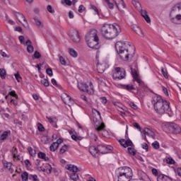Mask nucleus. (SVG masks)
<instances>
[{
	"label": "nucleus",
	"mask_w": 181,
	"mask_h": 181,
	"mask_svg": "<svg viewBox=\"0 0 181 181\" xmlns=\"http://www.w3.org/2000/svg\"><path fill=\"white\" fill-rule=\"evenodd\" d=\"M58 148L59 144L56 142H54L49 146V150L51 151V152H55V151H57Z\"/></svg>",
	"instance_id": "27"
},
{
	"label": "nucleus",
	"mask_w": 181,
	"mask_h": 181,
	"mask_svg": "<svg viewBox=\"0 0 181 181\" xmlns=\"http://www.w3.org/2000/svg\"><path fill=\"white\" fill-rule=\"evenodd\" d=\"M151 104L158 115H163L168 114L170 108V103L166 100L163 99L160 95H154L151 99Z\"/></svg>",
	"instance_id": "1"
},
{
	"label": "nucleus",
	"mask_w": 181,
	"mask_h": 181,
	"mask_svg": "<svg viewBox=\"0 0 181 181\" xmlns=\"http://www.w3.org/2000/svg\"><path fill=\"white\" fill-rule=\"evenodd\" d=\"M99 40H92L89 42H86L88 47L90 49H95V50H98V49L100 48V44H98Z\"/></svg>",
	"instance_id": "19"
},
{
	"label": "nucleus",
	"mask_w": 181,
	"mask_h": 181,
	"mask_svg": "<svg viewBox=\"0 0 181 181\" xmlns=\"http://www.w3.org/2000/svg\"><path fill=\"white\" fill-rule=\"evenodd\" d=\"M166 163H168V165H175V160L172 158H168L166 159Z\"/></svg>",
	"instance_id": "44"
},
{
	"label": "nucleus",
	"mask_w": 181,
	"mask_h": 181,
	"mask_svg": "<svg viewBox=\"0 0 181 181\" xmlns=\"http://www.w3.org/2000/svg\"><path fill=\"white\" fill-rule=\"evenodd\" d=\"M125 77H127L125 69L120 67L115 68V70L112 71V78L114 80H124Z\"/></svg>",
	"instance_id": "5"
},
{
	"label": "nucleus",
	"mask_w": 181,
	"mask_h": 181,
	"mask_svg": "<svg viewBox=\"0 0 181 181\" xmlns=\"http://www.w3.org/2000/svg\"><path fill=\"white\" fill-rule=\"evenodd\" d=\"M69 148V146L65 144L60 149H59V153L61 155H63V153H64V152H66V151H67Z\"/></svg>",
	"instance_id": "38"
},
{
	"label": "nucleus",
	"mask_w": 181,
	"mask_h": 181,
	"mask_svg": "<svg viewBox=\"0 0 181 181\" xmlns=\"http://www.w3.org/2000/svg\"><path fill=\"white\" fill-rule=\"evenodd\" d=\"M46 73L49 77H52L53 76V71L52 70V68H47L46 69Z\"/></svg>",
	"instance_id": "49"
},
{
	"label": "nucleus",
	"mask_w": 181,
	"mask_h": 181,
	"mask_svg": "<svg viewBox=\"0 0 181 181\" xmlns=\"http://www.w3.org/2000/svg\"><path fill=\"white\" fill-rule=\"evenodd\" d=\"M13 15H15L18 21L23 24L24 28H28L29 26L26 18H25V16H23L21 13L18 11H13Z\"/></svg>",
	"instance_id": "12"
},
{
	"label": "nucleus",
	"mask_w": 181,
	"mask_h": 181,
	"mask_svg": "<svg viewBox=\"0 0 181 181\" xmlns=\"http://www.w3.org/2000/svg\"><path fill=\"white\" fill-rule=\"evenodd\" d=\"M127 152L129 155H132V156H135L136 155V150L134 147L127 148Z\"/></svg>",
	"instance_id": "32"
},
{
	"label": "nucleus",
	"mask_w": 181,
	"mask_h": 181,
	"mask_svg": "<svg viewBox=\"0 0 181 181\" xmlns=\"http://www.w3.org/2000/svg\"><path fill=\"white\" fill-rule=\"evenodd\" d=\"M31 179L33 181H39V180L37 179V175H31Z\"/></svg>",
	"instance_id": "64"
},
{
	"label": "nucleus",
	"mask_w": 181,
	"mask_h": 181,
	"mask_svg": "<svg viewBox=\"0 0 181 181\" xmlns=\"http://www.w3.org/2000/svg\"><path fill=\"white\" fill-rule=\"evenodd\" d=\"M152 146L153 148H154V149H159V142L158 141H154L153 143H152Z\"/></svg>",
	"instance_id": "51"
},
{
	"label": "nucleus",
	"mask_w": 181,
	"mask_h": 181,
	"mask_svg": "<svg viewBox=\"0 0 181 181\" xmlns=\"http://www.w3.org/2000/svg\"><path fill=\"white\" fill-rule=\"evenodd\" d=\"M69 54H70V56H71V57H77V56H78V54H77L76 50H74V49H73V48H70L69 49Z\"/></svg>",
	"instance_id": "35"
},
{
	"label": "nucleus",
	"mask_w": 181,
	"mask_h": 181,
	"mask_svg": "<svg viewBox=\"0 0 181 181\" xmlns=\"http://www.w3.org/2000/svg\"><path fill=\"white\" fill-rule=\"evenodd\" d=\"M71 139H73L74 141H76V142H77V141H81V139H83V137H81L80 136H76L75 134H72Z\"/></svg>",
	"instance_id": "40"
},
{
	"label": "nucleus",
	"mask_w": 181,
	"mask_h": 181,
	"mask_svg": "<svg viewBox=\"0 0 181 181\" xmlns=\"http://www.w3.org/2000/svg\"><path fill=\"white\" fill-rule=\"evenodd\" d=\"M97 70L98 73L103 74L104 73V71H105V66L101 64H99L97 65Z\"/></svg>",
	"instance_id": "30"
},
{
	"label": "nucleus",
	"mask_w": 181,
	"mask_h": 181,
	"mask_svg": "<svg viewBox=\"0 0 181 181\" xmlns=\"http://www.w3.org/2000/svg\"><path fill=\"white\" fill-rule=\"evenodd\" d=\"M9 95L14 97L16 99L18 98V95H16V93L15 92V90H12L11 92H9Z\"/></svg>",
	"instance_id": "57"
},
{
	"label": "nucleus",
	"mask_w": 181,
	"mask_h": 181,
	"mask_svg": "<svg viewBox=\"0 0 181 181\" xmlns=\"http://www.w3.org/2000/svg\"><path fill=\"white\" fill-rule=\"evenodd\" d=\"M122 87L124 90H127V91H132V90H135V87L133 85H122Z\"/></svg>",
	"instance_id": "31"
},
{
	"label": "nucleus",
	"mask_w": 181,
	"mask_h": 181,
	"mask_svg": "<svg viewBox=\"0 0 181 181\" xmlns=\"http://www.w3.org/2000/svg\"><path fill=\"white\" fill-rule=\"evenodd\" d=\"M104 2L109 9H114V3L111 2V0H104Z\"/></svg>",
	"instance_id": "28"
},
{
	"label": "nucleus",
	"mask_w": 181,
	"mask_h": 181,
	"mask_svg": "<svg viewBox=\"0 0 181 181\" xmlns=\"http://www.w3.org/2000/svg\"><path fill=\"white\" fill-rule=\"evenodd\" d=\"M70 179H71V180H74V181L78 180L79 177L77 173H72V174L70 175Z\"/></svg>",
	"instance_id": "34"
},
{
	"label": "nucleus",
	"mask_w": 181,
	"mask_h": 181,
	"mask_svg": "<svg viewBox=\"0 0 181 181\" xmlns=\"http://www.w3.org/2000/svg\"><path fill=\"white\" fill-rule=\"evenodd\" d=\"M133 127H134V128H136V129H138L139 131H141V126H139V124H138L137 122L133 123Z\"/></svg>",
	"instance_id": "58"
},
{
	"label": "nucleus",
	"mask_w": 181,
	"mask_h": 181,
	"mask_svg": "<svg viewBox=\"0 0 181 181\" xmlns=\"http://www.w3.org/2000/svg\"><path fill=\"white\" fill-rule=\"evenodd\" d=\"M170 21L173 23H175L177 25H180L181 23V14H177L174 13L173 15L170 16Z\"/></svg>",
	"instance_id": "16"
},
{
	"label": "nucleus",
	"mask_w": 181,
	"mask_h": 181,
	"mask_svg": "<svg viewBox=\"0 0 181 181\" xmlns=\"http://www.w3.org/2000/svg\"><path fill=\"white\" fill-rule=\"evenodd\" d=\"M90 153L93 156H95V155H97V153H98V146H97V147L95 146H90L89 147L88 149Z\"/></svg>",
	"instance_id": "21"
},
{
	"label": "nucleus",
	"mask_w": 181,
	"mask_h": 181,
	"mask_svg": "<svg viewBox=\"0 0 181 181\" xmlns=\"http://www.w3.org/2000/svg\"><path fill=\"white\" fill-rule=\"evenodd\" d=\"M66 169L68 170H70L71 172H73L72 173H77V172H78V168H77V166L74 165H66Z\"/></svg>",
	"instance_id": "23"
},
{
	"label": "nucleus",
	"mask_w": 181,
	"mask_h": 181,
	"mask_svg": "<svg viewBox=\"0 0 181 181\" xmlns=\"http://www.w3.org/2000/svg\"><path fill=\"white\" fill-rule=\"evenodd\" d=\"M40 83H41V84L45 86V87H49V86L50 85L49 80H47L46 78L41 79Z\"/></svg>",
	"instance_id": "39"
},
{
	"label": "nucleus",
	"mask_w": 181,
	"mask_h": 181,
	"mask_svg": "<svg viewBox=\"0 0 181 181\" xmlns=\"http://www.w3.org/2000/svg\"><path fill=\"white\" fill-rule=\"evenodd\" d=\"M59 62L62 66H66L67 62H66V59L62 56H59Z\"/></svg>",
	"instance_id": "43"
},
{
	"label": "nucleus",
	"mask_w": 181,
	"mask_h": 181,
	"mask_svg": "<svg viewBox=\"0 0 181 181\" xmlns=\"http://www.w3.org/2000/svg\"><path fill=\"white\" fill-rule=\"evenodd\" d=\"M14 76L18 83H21V80H22V76H21V74H19V73H17L14 74Z\"/></svg>",
	"instance_id": "45"
},
{
	"label": "nucleus",
	"mask_w": 181,
	"mask_h": 181,
	"mask_svg": "<svg viewBox=\"0 0 181 181\" xmlns=\"http://www.w3.org/2000/svg\"><path fill=\"white\" fill-rule=\"evenodd\" d=\"M157 181H172V178L168 177V175L161 174L158 176Z\"/></svg>",
	"instance_id": "22"
},
{
	"label": "nucleus",
	"mask_w": 181,
	"mask_h": 181,
	"mask_svg": "<svg viewBox=\"0 0 181 181\" xmlns=\"http://www.w3.org/2000/svg\"><path fill=\"white\" fill-rule=\"evenodd\" d=\"M37 156L40 159H43V160H45V162H47V160H49L48 157H46V153L42 151L39 152Z\"/></svg>",
	"instance_id": "29"
},
{
	"label": "nucleus",
	"mask_w": 181,
	"mask_h": 181,
	"mask_svg": "<svg viewBox=\"0 0 181 181\" xmlns=\"http://www.w3.org/2000/svg\"><path fill=\"white\" fill-rule=\"evenodd\" d=\"M132 30H134L135 33H136V35H138L141 37H144V36H145V35L144 34V31H142V29H141V28H139V26H138V25L136 24L132 25Z\"/></svg>",
	"instance_id": "18"
},
{
	"label": "nucleus",
	"mask_w": 181,
	"mask_h": 181,
	"mask_svg": "<svg viewBox=\"0 0 181 181\" xmlns=\"http://www.w3.org/2000/svg\"><path fill=\"white\" fill-rule=\"evenodd\" d=\"M115 3V5H116L117 9L120 12H124V9L126 8L125 2L124 0H112Z\"/></svg>",
	"instance_id": "15"
},
{
	"label": "nucleus",
	"mask_w": 181,
	"mask_h": 181,
	"mask_svg": "<svg viewBox=\"0 0 181 181\" xmlns=\"http://www.w3.org/2000/svg\"><path fill=\"white\" fill-rule=\"evenodd\" d=\"M144 135L145 139H146V135H148V136H151V138H153V136H155L153 132H152L151 129L148 128L144 129Z\"/></svg>",
	"instance_id": "25"
},
{
	"label": "nucleus",
	"mask_w": 181,
	"mask_h": 181,
	"mask_svg": "<svg viewBox=\"0 0 181 181\" xmlns=\"http://www.w3.org/2000/svg\"><path fill=\"white\" fill-rule=\"evenodd\" d=\"M34 57L35 59H40V57H42V55L40 54V53L37 51H35L34 53Z\"/></svg>",
	"instance_id": "53"
},
{
	"label": "nucleus",
	"mask_w": 181,
	"mask_h": 181,
	"mask_svg": "<svg viewBox=\"0 0 181 181\" xmlns=\"http://www.w3.org/2000/svg\"><path fill=\"white\" fill-rule=\"evenodd\" d=\"M181 11V3L177 4L172 8L170 13V16L173 15V13H179Z\"/></svg>",
	"instance_id": "20"
},
{
	"label": "nucleus",
	"mask_w": 181,
	"mask_h": 181,
	"mask_svg": "<svg viewBox=\"0 0 181 181\" xmlns=\"http://www.w3.org/2000/svg\"><path fill=\"white\" fill-rule=\"evenodd\" d=\"M151 172L153 175H154V176H158V170H156V168H153L151 170Z\"/></svg>",
	"instance_id": "63"
},
{
	"label": "nucleus",
	"mask_w": 181,
	"mask_h": 181,
	"mask_svg": "<svg viewBox=\"0 0 181 181\" xmlns=\"http://www.w3.org/2000/svg\"><path fill=\"white\" fill-rule=\"evenodd\" d=\"M161 72H162V74L164 76V77L165 78H168V72L165 71L163 68H161Z\"/></svg>",
	"instance_id": "59"
},
{
	"label": "nucleus",
	"mask_w": 181,
	"mask_h": 181,
	"mask_svg": "<svg viewBox=\"0 0 181 181\" xmlns=\"http://www.w3.org/2000/svg\"><path fill=\"white\" fill-rule=\"evenodd\" d=\"M4 168L5 169H7V170H9L10 172H13V170H12V163H4Z\"/></svg>",
	"instance_id": "37"
},
{
	"label": "nucleus",
	"mask_w": 181,
	"mask_h": 181,
	"mask_svg": "<svg viewBox=\"0 0 181 181\" xmlns=\"http://www.w3.org/2000/svg\"><path fill=\"white\" fill-rule=\"evenodd\" d=\"M11 135V131H5L2 133V134L0 136V140L1 141H5L8 136Z\"/></svg>",
	"instance_id": "26"
},
{
	"label": "nucleus",
	"mask_w": 181,
	"mask_h": 181,
	"mask_svg": "<svg viewBox=\"0 0 181 181\" xmlns=\"http://www.w3.org/2000/svg\"><path fill=\"white\" fill-rule=\"evenodd\" d=\"M165 128H167L168 132L170 134H180L181 128L179 125L175 123H168L165 125Z\"/></svg>",
	"instance_id": "10"
},
{
	"label": "nucleus",
	"mask_w": 181,
	"mask_h": 181,
	"mask_svg": "<svg viewBox=\"0 0 181 181\" xmlns=\"http://www.w3.org/2000/svg\"><path fill=\"white\" fill-rule=\"evenodd\" d=\"M28 151L31 156H33V155H36V151L32 147H28Z\"/></svg>",
	"instance_id": "46"
},
{
	"label": "nucleus",
	"mask_w": 181,
	"mask_h": 181,
	"mask_svg": "<svg viewBox=\"0 0 181 181\" xmlns=\"http://www.w3.org/2000/svg\"><path fill=\"white\" fill-rule=\"evenodd\" d=\"M46 118L49 121V124H52V125H54V127H55V128H57V124H56V123L54 122V120L52 117H47Z\"/></svg>",
	"instance_id": "41"
},
{
	"label": "nucleus",
	"mask_w": 181,
	"mask_h": 181,
	"mask_svg": "<svg viewBox=\"0 0 181 181\" xmlns=\"http://www.w3.org/2000/svg\"><path fill=\"white\" fill-rule=\"evenodd\" d=\"M46 168L48 170V173H52V165H50V164H46Z\"/></svg>",
	"instance_id": "61"
},
{
	"label": "nucleus",
	"mask_w": 181,
	"mask_h": 181,
	"mask_svg": "<svg viewBox=\"0 0 181 181\" xmlns=\"http://www.w3.org/2000/svg\"><path fill=\"white\" fill-rule=\"evenodd\" d=\"M132 74L133 76L134 81H136L139 84V86H144V81L139 78V75L138 74V71L134 69H131Z\"/></svg>",
	"instance_id": "17"
},
{
	"label": "nucleus",
	"mask_w": 181,
	"mask_h": 181,
	"mask_svg": "<svg viewBox=\"0 0 181 181\" xmlns=\"http://www.w3.org/2000/svg\"><path fill=\"white\" fill-rule=\"evenodd\" d=\"M69 37L74 43H80V34L77 30H74L71 34H69Z\"/></svg>",
	"instance_id": "14"
},
{
	"label": "nucleus",
	"mask_w": 181,
	"mask_h": 181,
	"mask_svg": "<svg viewBox=\"0 0 181 181\" xmlns=\"http://www.w3.org/2000/svg\"><path fill=\"white\" fill-rule=\"evenodd\" d=\"M84 11H86V7H84L83 5L79 6L78 12H79V13H83V12H84Z\"/></svg>",
	"instance_id": "50"
},
{
	"label": "nucleus",
	"mask_w": 181,
	"mask_h": 181,
	"mask_svg": "<svg viewBox=\"0 0 181 181\" xmlns=\"http://www.w3.org/2000/svg\"><path fill=\"white\" fill-rule=\"evenodd\" d=\"M100 103H102V104H105L107 101V98H105V97L100 98Z\"/></svg>",
	"instance_id": "60"
},
{
	"label": "nucleus",
	"mask_w": 181,
	"mask_h": 181,
	"mask_svg": "<svg viewBox=\"0 0 181 181\" xmlns=\"http://www.w3.org/2000/svg\"><path fill=\"white\" fill-rule=\"evenodd\" d=\"M0 77L2 80H5L6 77V71L4 69H0Z\"/></svg>",
	"instance_id": "33"
},
{
	"label": "nucleus",
	"mask_w": 181,
	"mask_h": 181,
	"mask_svg": "<svg viewBox=\"0 0 181 181\" xmlns=\"http://www.w3.org/2000/svg\"><path fill=\"white\" fill-rule=\"evenodd\" d=\"M132 4L136 9H138L139 11H141V15L144 18V19H145L146 22H147V23H150L151 18H149V16L148 15V12H146V11L142 10L141 7V3L139 1H136V0H132Z\"/></svg>",
	"instance_id": "7"
},
{
	"label": "nucleus",
	"mask_w": 181,
	"mask_h": 181,
	"mask_svg": "<svg viewBox=\"0 0 181 181\" xmlns=\"http://www.w3.org/2000/svg\"><path fill=\"white\" fill-rule=\"evenodd\" d=\"M117 181H131L133 176L132 169L129 167H120L116 170Z\"/></svg>",
	"instance_id": "4"
},
{
	"label": "nucleus",
	"mask_w": 181,
	"mask_h": 181,
	"mask_svg": "<svg viewBox=\"0 0 181 181\" xmlns=\"http://www.w3.org/2000/svg\"><path fill=\"white\" fill-rule=\"evenodd\" d=\"M33 45H28L27 46V52H28L29 53H33Z\"/></svg>",
	"instance_id": "52"
},
{
	"label": "nucleus",
	"mask_w": 181,
	"mask_h": 181,
	"mask_svg": "<svg viewBox=\"0 0 181 181\" xmlns=\"http://www.w3.org/2000/svg\"><path fill=\"white\" fill-rule=\"evenodd\" d=\"M95 129L99 134H101L103 136H105V134H107V132L105 130V124L101 123L100 121H97V119H93Z\"/></svg>",
	"instance_id": "8"
},
{
	"label": "nucleus",
	"mask_w": 181,
	"mask_h": 181,
	"mask_svg": "<svg viewBox=\"0 0 181 181\" xmlns=\"http://www.w3.org/2000/svg\"><path fill=\"white\" fill-rule=\"evenodd\" d=\"M125 138L127 140L124 139L119 140V144H120L121 146H123V148L134 146V143H132V141H131V139H129V137L128 136V126H127L126 127Z\"/></svg>",
	"instance_id": "9"
},
{
	"label": "nucleus",
	"mask_w": 181,
	"mask_h": 181,
	"mask_svg": "<svg viewBox=\"0 0 181 181\" xmlns=\"http://www.w3.org/2000/svg\"><path fill=\"white\" fill-rule=\"evenodd\" d=\"M33 19H34V21L35 22V25H37V26H41L42 28L43 23H42V21H39L36 18H34Z\"/></svg>",
	"instance_id": "47"
},
{
	"label": "nucleus",
	"mask_w": 181,
	"mask_h": 181,
	"mask_svg": "<svg viewBox=\"0 0 181 181\" xmlns=\"http://www.w3.org/2000/svg\"><path fill=\"white\" fill-rule=\"evenodd\" d=\"M78 88L83 93H87L89 95H93L94 94V87L93 86V83L90 82L89 86L86 83H81L78 84Z\"/></svg>",
	"instance_id": "6"
},
{
	"label": "nucleus",
	"mask_w": 181,
	"mask_h": 181,
	"mask_svg": "<svg viewBox=\"0 0 181 181\" xmlns=\"http://www.w3.org/2000/svg\"><path fill=\"white\" fill-rule=\"evenodd\" d=\"M37 129L40 132H45V127L41 123H37Z\"/></svg>",
	"instance_id": "42"
},
{
	"label": "nucleus",
	"mask_w": 181,
	"mask_h": 181,
	"mask_svg": "<svg viewBox=\"0 0 181 181\" xmlns=\"http://www.w3.org/2000/svg\"><path fill=\"white\" fill-rule=\"evenodd\" d=\"M142 148H143V149H145V151H146V152H148V146L146 143H144L142 144Z\"/></svg>",
	"instance_id": "62"
},
{
	"label": "nucleus",
	"mask_w": 181,
	"mask_h": 181,
	"mask_svg": "<svg viewBox=\"0 0 181 181\" xmlns=\"http://www.w3.org/2000/svg\"><path fill=\"white\" fill-rule=\"evenodd\" d=\"M90 9H93V11H94L97 13V15L99 14L98 8H97V6L94 5H90Z\"/></svg>",
	"instance_id": "55"
},
{
	"label": "nucleus",
	"mask_w": 181,
	"mask_h": 181,
	"mask_svg": "<svg viewBox=\"0 0 181 181\" xmlns=\"http://www.w3.org/2000/svg\"><path fill=\"white\" fill-rule=\"evenodd\" d=\"M47 9L48 12H49V13H54V9H53L52 6L48 5L47 7Z\"/></svg>",
	"instance_id": "54"
},
{
	"label": "nucleus",
	"mask_w": 181,
	"mask_h": 181,
	"mask_svg": "<svg viewBox=\"0 0 181 181\" xmlns=\"http://www.w3.org/2000/svg\"><path fill=\"white\" fill-rule=\"evenodd\" d=\"M113 148L111 146H105L103 144L98 145V151L99 153H110V151H112Z\"/></svg>",
	"instance_id": "13"
},
{
	"label": "nucleus",
	"mask_w": 181,
	"mask_h": 181,
	"mask_svg": "<svg viewBox=\"0 0 181 181\" xmlns=\"http://www.w3.org/2000/svg\"><path fill=\"white\" fill-rule=\"evenodd\" d=\"M101 33L105 39H115L121 33V26L117 23L105 24L101 28Z\"/></svg>",
	"instance_id": "2"
},
{
	"label": "nucleus",
	"mask_w": 181,
	"mask_h": 181,
	"mask_svg": "<svg viewBox=\"0 0 181 181\" xmlns=\"http://www.w3.org/2000/svg\"><path fill=\"white\" fill-rule=\"evenodd\" d=\"M11 104H13L15 107H16V105H18V98L16 99V98H15V99H11Z\"/></svg>",
	"instance_id": "56"
},
{
	"label": "nucleus",
	"mask_w": 181,
	"mask_h": 181,
	"mask_svg": "<svg viewBox=\"0 0 181 181\" xmlns=\"http://www.w3.org/2000/svg\"><path fill=\"white\" fill-rule=\"evenodd\" d=\"M128 47H131V45L128 42L118 41L115 44L116 52L118 53L120 59L124 62H128L129 59L134 57V53L129 54Z\"/></svg>",
	"instance_id": "3"
},
{
	"label": "nucleus",
	"mask_w": 181,
	"mask_h": 181,
	"mask_svg": "<svg viewBox=\"0 0 181 181\" xmlns=\"http://www.w3.org/2000/svg\"><path fill=\"white\" fill-rule=\"evenodd\" d=\"M62 4H65L66 5H68V6H71V0H62Z\"/></svg>",
	"instance_id": "48"
},
{
	"label": "nucleus",
	"mask_w": 181,
	"mask_h": 181,
	"mask_svg": "<svg viewBox=\"0 0 181 181\" xmlns=\"http://www.w3.org/2000/svg\"><path fill=\"white\" fill-rule=\"evenodd\" d=\"M21 179L23 181H28L29 179V174L28 172H24L21 175Z\"/></svg>",
	"instance_id": "36"
},
{
	"label": "nucleus",
	"mask_w": 181,
	"mask_h": 181,
	"mask_svg": "<svg viewBox=\"0 0 181 181\" xmlns=\"http://www.w3.org/2000/svg\"><path fill=\"white\" fill-rule=\"evenodd\" d=\"M11 153L13 155V158L14 159H17L18 160H21V156L18 154V148L13 147L11 150Z\"/></svg>",
	"instance_id": "24"
},
{
	"label": "nucleus",
	"mask_w": 181,
	"mask_h": 181,
	"mask_svg": "<svg viewBox=\"0 0 181 181\" xmlns=\"http://www.w3.org/2000/svg\"><path fill=\"white\" fill-rule=\"evenodd\" d=\"M85 39L86 42L100 40L97 34V30H90V32L86 35Z\"/></svg>",
	"instance_id": "11"
}]
</instances>
